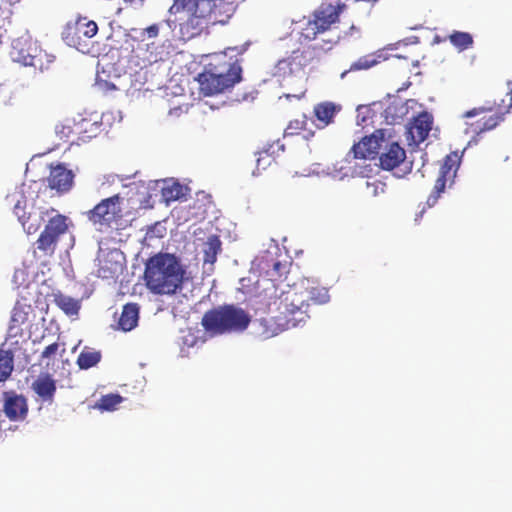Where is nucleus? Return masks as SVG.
I'll return each mask as SVG.
<instances>
[{"instance_id": "f03ea898", "label": "nucleus", "mask_w": 512, "mask_h": 512, "mask_svg": "<svg viewBox=\"0 0 512 512\" xmlns=\"http://www.w3.org/2000/svg\"><path fill=\"white\" fill-rule=\"evenodd\" d=\"M237 9V0H224L218 4L207 0H174L169 8L171 14H181L180 32L184 38L198 36L208 21L226 23Z\"/></svg>"}, {"instance_id": "c9c22d12", "label": "nucleus", "mask_w": 512, "mask_h": 512, "mask_svg": "<svg viewBox=\"0 0 512 512\" xmlns=\"http://www.w3.org/2000/svg\"><path fill=\"white\" fill-rule=\"evenodd\" d=\"M273 146H270L267 149H263L262 151L258 152V157L256 159V170L258 174L265 170L267 167L271 166L273 162H275V158L273 157V151L271 152V148Z\"/></svg>"}, {"instance_id": "9d476101", "label": "nucleus", "mask_w": 512, "mask_h": 512, "mask_svg": "<svg viewBox=\"0 0 512 512\" xmlns=\"http://www.w3.org/2000/svg\"><path fill=\"white\" fill-rule=\"evenodd\" d=\"M121 202L122 198L119 194L102 199L86 212L88 220L100 227H111L112 224L118 223L123 218Z\"/></svg>"}, {"instance_id": "58836bf2", "label": "nucleus", "mask_w": 512, "mask_h": 512, "mask_svg": "<svg viewBox=\"0 0 512 512\" xmlns=\"http://www.w3.org/2000/svg\"><path fill=\"white\" fill-rule=\"evenodd\" d=\"M58 349H59V344L57 342L48 345L42 351L41 358L42 359H50V358L54 357L57 354Z\"/></svg>"}, {"instance_id": "2f4dec72", "label": "nucleus", "mask_w": 512, "mask_h": 512, "mask_svg": "<svg viewBox=\"0 0 512 512\" xmlns=\"http://www.w3.org/2000/svg\"><path fill=\"white\" fill-rule=\"evenodd\" d=\"M55 210L51 208L50 210H43L41 211L40 218L31 219V214H28L26 218L21 222L24 230L28 234H34L36 233L39 228L41 227V221L43 220L44 216H47L49 212H54Z\"/></svg>"}, {"instance_id": "473e14b6", "label": "nucleus", "mask_w": 512, "mask_h": 512, "mask_svg": "<svg viewBox=\"0 0 512 512\" xmlns=\"http://www.w3.org/2000/svg\"><path fill=\"white\" fill-rule=\"evenodd\" d=\"M161 194L166 203L176 201L183 195V187L179 183H172L165 185Z\"/></svg>"}, {"instance_id": "0eeeda50", "label": "nucleus", "mask_w": 512, "mask_h": 512, "mask_svg": "<svg viewBox=\"0 0 512 512\" xmlns=\"http://www.w3.org/2000/svg\"><path fill=\"white\" fill-rule=\"evenodd\" d=\"M98 25L88 17L79 16L66 24L62 31L63 41L82 53L90 52L91 39L97 34Z\"/></svg>"}, {"instance_id": "f257e3e1", "label": "nucleus", "mask_w": 512, "mask_h": 512, "mask_svg": "<svg viewBox=\"0 0 512 512\" xmlns=\"http://www.w3.org/2000/svg\"><path fill=\"white\" fill-rule=\"evenodd\" d=\"M329 299V292L325 287L303 278L281 289L269 303V310L271 313H279L281 320L292 329L308 322L312 304H325Z\"/></svg>"}, {"instance_id": "423d86ee", "label": "nucleus", "mask_w": 512, "mask_h": 512, "mask_svg": "<svg viewBox=\"0 0 512 512\" xmlns=\"http://www.w3.org/2000/svg\"><path fill=\"white\" fill-rule=\"evenodd\" d=\"M249 314L240 307L223 305L206 311L201 325L210 336L242 332L250 324Z\"/></svg>"}, {"instance_id": "412c9836", "label": "nucleus", "mask_w": 512, "mask_h": 512, "mask_svg": "<svg viewBox=\"0 0 512 512\" xmlns=\"http://www.w3.org/2000/svg\"><path fill=\"white\" fill-rule=\"evenodd\" d=\"M406 158L405 150L398 143H391L380 155V166L384 170H393Z\"/></svg>"}, {"instance_id": "4be33fe9", "label": "nucleus", "mask_w": 512, "mask_h": 512, "mask_svg": "<svg viewBox=\"0 0 512 512\" xmlns=\"http://www.w3.org/2000/svg\"><path fill=\"white\" fill-rule=\"evenodd\" d=\"M432 122V117L428 112H422L414 118L409 128V134L415 143H421L428 137Z\"/></svg>"}, {"instance_id": "6e6552de", "label": "nucleus", "mask_w": 512, "mask_h": 512, "mask_svg": "<svg viewBox=\"0 0 512 512\" xmlns=\"http://www.w3.org/2000/svg\"><path fill=\"white\" fill-rule=\"evenodd\" d=\"M466 118L479 117L475 122L468 124L465 130L466 134H471V142L477 143V137L482 133L490 131L497 127L502 121L504 114L499 110H495L492 106L475 107L463 115Z\"/></svg>"}, {"instance_id": "72a5a7b5", "label": "nucleus", "mask_w": 512, "mask_h": 512, "mask_svg": "<svg viewBox=\"0 0 512 512\" xmlns=\"http://www.w3.org/2000/svg\"><path fill=\"white\" fill-rule=\"evenodd\" d=\"M54 59L55 57L53 55L40 51L37 55L32 56L30 62L27 64L43 71L49 68L50 64L54 62Z\"/></svg>"}, {"instance_id": "a211bd4d", "label": "nucleus", "mask_w": 512, "mask_h": 512, "mask_svg": "<svg viewBox=\"0 0 512 512\" xmlns=\"http://www.w3.org/2000/svg\"><path fill=\"white\" fill-rule=\"evenodd\" d=\"M74 174L64 165L59 164L52 167L49 177L48 186L59 193L68 192L73 185Z\"/></svg>"}, {"instance_id": "37998d69", "label": "nucleus", "mask_w": 512, "mask_h": 512, "mask_svg": "<svg viewBox=\"0 0 512 512\" xmlns=\"http://www.w3.org/2000/svg\"><path fill=\"white\" fill-rule=\"evenodd\" d=\"M289 60H290V58H288L287 60H282V61L279 62V64L280 65L286 64V63L291 64V61H289Z\"/></svg>"}, {"instance_id": "4468645a", "label": "nucleus", "mask_w": 512, "mask_h": 512, "mask_svg": "<svg viewBox=\"0 0 512 512\" xmlns=\"http://www.w3.org/2000/svg\"><path fill=\"white\" fill-rule=\"evenodd\" d=\"M280 255L265 251L257 259V267L261 273L265 274L271 281H277L287 273L288 264L279 259Z\"/></svg>"}, {"instance_id": "a19ab883", "label": "nucleus", "mask_w": 512, "mask_h": 512, "mask_svg": "<svg viewBox=\"0 0 512 512\" xmlns=\"http://www.w3.org/2000/svg\"><path fill=\"white\" fill-rule=\"evenodd\" d=\"M304 126V121L295 120L290 122L289 126L287 127V131L292 129H302Z\"/></svg>"}, {"instance_id": "39448f33", "label": "nucleus", "mask_w": 512, "mask_h": 512, "mask_svg": "<svg viewBox=\"0 0 512 512\" xmlns=\"http://www.w3.org/2000/svg\"><path fill=\"white\" fill-rule=\"evenodd\" d=\"M185 270L179 259L169 253L151 256L145 265L144 279L154 294L172 295L182 288Z\"/></svg>"}, {"instance_id": "e433bc0d", "label": "nucleus", "mask_w": 512, "mask_h": 512, "mask_svg": "<svg viewBox=\"0 0 512 512\" xmlns=\"http://www.w3.org/2000/svg\"><path fill=\"white\" fill-rule=\"evenodd\" d=\"M387 190V185L385 182L374 179L372 181L366 182V193L370 197H379L381 195H384Z\"/></svg>"}, {"instance_id": "ddd939ff", "label": "nucleus", "mask_w": 512, "mask_h": 512, "mask_svg": "<svg viewBox=\"0 0 512 512\" xmlns=\"http://www.w3.org/2000/svg\"><path fill=\"white\" fill-rule=\"evenodd\" d=\"M27 398L15 391L3 392V413L10 421H24L28 415Z\"/></svg>"}, {"instance_id": "20e7f679", "label": "nucleus", "mask_w": 512, "mask_h": 512, "mask_svg": "<svg viewBox=\"0 0 512 512\" xmlns=\"http://www.w3.org/2000/svg\"><path fill=\"white\" fill-rule=\"evenodd\" d=\"M345 5L339 0H326L322 2L310 15L300 32L301 42H311L320 38L321 43L315 48L323 51L331 50L341 39L339 33L331 34L335 25L339 23L340 14Z\"/></svg>"}, {"instance_id": "9b49d317", "label": "nucleus", "mask_w": 512, "mask_h": 512, "mask_svg": "<svg viewBox=\"0 0 512 512\" xmlns=\"http://www.w3.org/2000/svg\"><path fill=\"white\" fill-rule=\"evenodd\" d=\"M460 160L461 158L456 152L450 153L445 157L444 162L440 167L439 175L435 181L433 191L427 198V204L430 207L436 204L445 188L447 186H452L454 183L457 170L460 165Z\"/></svg>"}, {"instance_id": "aec40b11", "label": "nucleus", "mask_w": 512, "mask_h": 512, "mask_svg": "<svg viewBox=\"0 0 512 512\" xmlns=\"http://www.w3.org/2000/svg\"><path fill=\"white\" fill-rule=\"evenodd\" d=\"M268 317H263L258 321V334L263 339H269L279 335L285 330L290 329L283 320L279 313H272Z\"/></svg>"}, {"instance_id": "5701e85b", "label": "nucleus", "mask_w": 512, "mask_h": 512, "mask_svg": "<svg viewBox=\"0 0 512 512\" xmlns=\"http://www.w3.org/2000/svg\"><path fill=\"white\" fill-rule=\"evenodd\" d=\"M341 110V106L330 101L318 103L314 106V115L318 122V127L324 128L333 123L335 115Z\"/></svg>"}, {"instance_id": "f704fd0d", "label": "nucleus", "mask_w": 512, "mask_h": 512, "mask_svg": "<svg viewBox=\"0 0 512 512\" xmlns=\"http://www.w3.org/2000/svg\"><path fill=\"white\" fill-rule=\"evenodd\" d=\"M74 128L73 119H67L56 125L55 132L61 140L68 141L72 136H75Z\"/></svg>"}, {"instance_id": "cd10ccee", "label": "nucleus", "mask_w": 512, "mask_h": 512, "mask_svg": "<svg viewBox=\"0 0 512 512\" xmlns=\"http://www.w3.org/2000/svg\"><path fill=\"white\" fill-rule=\"evenodd\" d=\"M101 360V353L91 348H84L77 358L80 369H89L97 365Z\"/></svg>"}, {"instance_id": "4c0bfd02", "label": "nucleus", "mask_w": 512, "mask_h": 512, "mask_svg": "<svg viewBox=\"0 0 512 512\" xmlns=\"http://www.w3.org/2000/svg\"><path fill=\"white\" fill-rule=\"evenodd\" d=\"M25 209H26V200L24 198L17 200V202L14 204L13 213L17 216L20 223L27 216Z\"/></svg>"}, {"instance_id": "79ce46f5", "label": "nucleus", "mask_w": 512, "mask_h": 512, "mask_svg": "<svg viewBox=\"0 0 512 512\" xmlns=\"http://www.w3.org/2000/svg\"><path fill=\"white\" fill-rule=\"evenodd\" d=\"M300 55H302V53H300L299 51H294L290 59L295 61L296 59L299 58Z\"/></svg>"}, {"instance_id": "dca6fc26", "label": "nucleus", "mask_w": 512, "mask_h": 512, "mask_svg": "<svg viewBox=\"0 0 512 512\" xmlns=\"http://www.w3.org/2000/svg\"><path fill=\"white\" fill-rule=\"evenodd\" d=\"M32 307L27 304L17 302L12 309L11 317L7 329L8 338H18L23 335L22 326L29 321V315Z\"/></svg>"}, {"instance_id": "7c9ffc66", "label": "nucleus", "mask_w": 512, "mask_h": 512, "mask_svg": "<svg viewBox=\"0 0 512 512\" xmlns=\"http://www.w3.org/2000/svg\"><path fill=\"white\" fill-rule=\"evenodd\" d=\"M122 401L123 398L119 394H106L97 401L95 408L101 411H113Z\"/></svg>"}, {"instance_id": "bb28decb", "label": "nucleus", "mask_w": 512, "mask_h": 512, "mask_svg": "<svg viewBox=\"0 0 512 512\" xmlns=\"http://www.w3.org/2000/svg\"><path fill=\"white\" fill-rule=\"evenodd\" d=\"M55 304L69 316L77 315L80 310V302L70 296L57 294L54 298Z\"/></svg>"}, {"instance_id": "1a4fd4ad", "label": "nucleus", "mask_w": 512, "mask_h": 512, "mask_svg": "<svg viewBox=\"0 0 512 512\" xmlns=\"http://www.w3.org/2000/svg\"><path fill=\"white\" fill-rule=\"evenodd\" d=\"M68 229L67 216L57 213L50 217L36 241L37 249L44 255H53L61 236L66 234Z\"/></svg>"}, {"instance_id": "a878e982", "label": "nucleus", "mask_w": 512, "mask_h": 512, "mask_svg": "<svg viewBox=\"0 0 512 512\" xmlns=\"http://www.w3.org/2000/svg\"><path fill=\"white\" fill-rule=\"evenodd\" d=\"M381 62V55L368 54L360 57L357 61L353 62L348 70L341 73L343 79L349 72L367 70Z\"/></svg>"}, {"instance_id": "c85d7f7f", "label": "nucleus", "mask_w": 512, "mask_h": 512, "mask_svg": "<svg viewBox=\"0 0 512 512\" xmlns=\"http://www.w3.org/2000/svg\"><path fill=\"white\" fill-rule=\"evenodd\" d=\"M14 369V355L10 350L0 349V382L6 381Z\"/></svg>"}, {"instance_id": "c756f323", "label": "nucleus", "mask_w": 512, "mask_h": 512, "mask_svg": "<svg viewBox=\"0 0 512 512\" xmlns=\"http://www.w3.org/2000/svg\"><path fill=\"white\" fill-rule=\"evenodd\" d=\"M450 43L459 51H464L472 47L473 37L468 32L454 31L449 35Z\"/></svg>"}, {"instance_id": "b1692460", "label": "nucleus", "mask_w": 512, "mask_h": 512, "mask_svg": "<svg viewBox=\"0 0 512 512\" xmlns=\"http://www.w3.org/2000/svg\"><path fill=\"white\" fill-rule=\"evenodd\" d=\"M139 320V306L136 303H127L123 306L118 320V328L128 332L134 329Z\"/></svg>"}, {"instance_id": "f8f14e48", "label": "nucleus", "mask_w": 512, "mask_h": 512, "mask_svg": "<svg viewBox=\"0 0 512 512\" xmlns=\"http://www.w3.org/2000/svg\"><path fill=\"white\" fill-rule=\"evenodd\" d=\"M96 275L102 279H116L124 270L125 256L119 249H100L97 255Z\"/></svg>"}, {"instance_id": "ea45409f", "label": "nucleus", "mask_w": 512, "mask_h": 512, "mask_svg": "<svg viewBox=\"0 0 512 512\" xmlns=\"http://www.w3.org/2000/svg\"><path fill=\"white\" fill-rule=\"evenodd\" d=\"M149 38H154L159 33V27L157 24H152L145 29Z\"/></svg>"}, {"instance_id": "f3484780", "label": "nucleus", "mask_w": 512, "mask_h": 512, "mask_svg": "<svg viewBox=\"0 0 512 512\" xmlns=\"http://www.w3.org/2000/svg\"><path fill=\"white\" fill-rule=\"evenodd\" d=\"M383 137L376 135L365 136L361 141L354 144L351 148V153L355 159H374L379 154L381 149V142Z\"/></svg>"}, {"instance_id": "6ab92c4d", "label": "nucleus", "mask_w": 512, "mask_h": 512, "mask_svg": "<svg viewBox=\"0 0 512 512\" xmlns=\"http://www.w3.org/2000/svg\"><path fill=\"white\" fill-rule=\"evenodd\" d=\"M31 389L42 402L52 404L56 394V380L49 373H41L31 385Z\"/></svg>"}, {"instance_id": "393cba45", "label": "nucleus", "mask_w": 512, "mask_h": 512, "mask_svg": "<svg viewBox=\"0 0 512 512\" xmlns=\"http://www.w3.org/2000/svg\"><path fill=\"white\" fill-rule=\"evenodd\" d=\"M221 246H222V243L218 236L211 235L210 237H208L207 241L204 244V248H203L204 264H210L211 266L214 265V263L217 260L218 254L221 252Z\"/></svg>"}, {"instance_id": "7ed1b4c3", "label": "nucleus", "mask_w": 512, "mask_h": 512, "mask_svg": "<svg viewBox=\"0 0 512 512\" xmlns=\"http://www.w3.org/2000/svg\"><path fill=\"white\" fill-rule=\"evenodd\" d=\"M247 50L246 45L228 47L213 54L205 65L204 71L197 77L200 92L204 96H213L230 89L242 80L240 58Z\"/></svg>"}, {"instance_id": "2eb2a0df", "label": "nucleus", "mask_w": 512, "mask_h": 512, "mask_svg": "<svg viewBox=\"0 0 512 512\" xmlns=\"http://www.w3.org/2000/svg\"><path fill=\"white\" fill-rule=\"evenodd\" d=\"M75 124V137L80 141H88L98 135L101 130L102 123L96 116H82L72 118Z\"/></svg>"}]
</instances>
